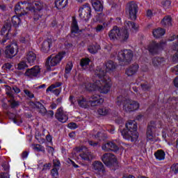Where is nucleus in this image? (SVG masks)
<instances>
[{"instance_id":"obj_2","label":"nucleus","mask_w":178,"mask_h":178,"mask_svg":"<svg viewBox=\"0 0 178 178\" xmlns=\"http://www.w3.org/2000/svg\"><path fill=\"white\" fill-rule=\"evenodd\" d=\"M96 76L99 79V83H97V89L101 94H108L112 87V80L108 75H105V71L100 67L97 68L95 72Z\"/></svg>"},{"instance_id":"obj_55","label":"nucleus","mask_w":178,"mask_h":178,"mask_svg":"<svg viewBox=\"0 0 178 178\" xmlns=\"http://www.w3.org/2000/svg\"><path fill=\"white\" fill-rule=\"evenodd\" d=\"M115 122L116 124H123V123H124V120H123L122 117H118L115 119Z\"/></svg>"},{"instance_id":"obj_42","label":"nucleus","mask_w":178,"mask_h":178,"mask_svg":"<svg viewBox=\"0 0 178 178\" xmlns=\"http://www.w3.org/2000/svg\"><path fill=\"white\" fill-rule=\"evenodd\" d=\"M109 23L104 22L102 25L98 24L96 27V33H101V31H104L106 27H108Z\"/></svg>"},{"instance_id":"obj_31","label":"nucleus","mask_w":178,"mask_h":178,"mask_svg":"<svg viewBox=\"0 0 178 178\" xmlns=\"http://www.w3.org/2000/svg\"><path fill=\"white\" fill-rule=\"evenodd\" d=\"M33 105L35 106V108H37V109H40L39 112L40 113H41L42 116H45V115H47V113L48 112V111L47 110L45 106H44V104H42L41 102H35L33 103Z\"/></svg>"},{"instance_id":"obj_36","label":"nucleus","mask_w":178,"mask_h":178,"mask_svg":"<svg viewBox=\"0 0 178 178\" xmlns=\"http://www.w3.org/2000/svg\"><path fill=\"white\" fill-rule=\"evenodd\" d=\"M99 49H101V46L97 43L90 45L88 48V51L90 52V54L93 55L97 54Z\"/></svg>"},{"instance_id":"obj_28","label":"nucleus","mask_w":178,"mask_h":178,"mask_svg":"<svg viewBox=\"0 0 178 178\" xmlns=\"http://www.w3.org/2000/svg\"><path fill=\"white\" fill-rule=\"evenodd\" d=\"M54 3L56 9L61 10V9L66 8L67 5L69 3V0H55Z\"/></svg>"},{"instance_id":"obj_19","label":"nucleus","mask_w":178,"mask_h":178,"mask_svg":"<svg viewBox=\"0 0 178 178\" xmlns=\"http://www.w3.org/2000/svg\"><path fill=\"white\" fill-rule=\"evenodd\" d=\"M101 83V81L97 80L95 83H90L88 81L83 82V87H84L86 91L92 92L98 90V84Z\"/></svg>"},{"instance_id":"obj_51","label":"nucleus","mask_w":178,"mask_h":178,"mask_svg":"<svg viewBox=\"0 0 178 178\" xmlns=\"http://www.w3.org/2000/svg\"><path fill=\"white\" fill-rule=\"evenodd\" d=\"M51 166H52V163H44L43 165L42 172H47V170H49V169H51Z\"/></svg>"},{"instance_id":"obj_17","label":"nucleus","mask_w":178,"mask_h":178,"mask_svg":"<svg viewBox=\"0 0 178 178\" xmlns=\"http://www.w3.org/2000/svg\"><path fill=\"white\" fill-rule=\"evenodd\" d=\"M55 118L61 123H66L69 120L67 114L63 111V108L60 107L57 109V112L55 114Z\"/></svg>"},{"instance_id":"obj_48","label":"nucleus","mask_w":178,"mask_h":178,"mask_svg":"<svg viewBox=\"0 0 178 178\" xmlns=\"http://www.w3.org/2000/svg\"><path fill=\"white\" fill-rule=\"evenodd\" d=\"M86 102H87V99L84 97H82L81 99L78 100V105L81 108H87V104Z\"/></svg>"},{"instance_id":"obj_29","label":"nucleus","mask_w":178,"mask_h":178,"mask_svg":"<svg viewBox=\"0 0 178 178\" xmlns=\"http://www.w3.org/2000/svg\"><path fill=\"white\" fill-rule=\"evenodd\" d=\"M26 60L29 65H34V63H35V60H37V54L33 51H29L26 54Z\"/></svg>"},{"instance_id":"obj_14","label":"nucleus","mask_w":178,"mask_h":178,"mask_svg":"<svg viewBox=\"0 0 178 178\" xmlns=\"http://www.w3.org/2000/svg\"><path fill=\"white\" fill-rule=\"evenodd\" d=\"M155 129H161V124L156 121H151L146 131V137L149 141L154 140V130Z\"/></svg>"},{"instance_id":"obj_10","label":"nucleus","mask_w":178,"mask_h":178,"mask_svg":"<svg viewBox=\"0 0 178 178\" xmlns=\"http://www.w3.org/2000/svg\"><path fill=\"white\" fill-rule=\"evenodd\" d=\"M163 45L165 42H158L155 40H152L147 45V51L150 55H159L161 51H163Z\"/></svg>"},{"instance_id":"obj_9","label":"nucleus","mask_w":178,"mask_h":178,"mask_svg":"<svg viewBox=\"0 0 178 178\" xmlns=\"http://www.w3.org/2000/svg\"><path fill=\"white\" fill-rule=\"evenodd\" d=\"M65 55H66V51H61L58 54H52L48 57L46 61V66H47L48 70H51V67H54L57 66V65H59L62 61V59L65 58Z\"/></svg>"},{"instance_id":"obj_30","label":"nucleus","mask_w":178,"mask_h":178,"mask_svg":"<svg viewBox=\"0 0 178 178\" xmlns=\"http://www.w3.org/2000/svg\"><path fill=\"white\" fill-rule=\"evenodd\" d=\"M92 166H93V170H95V172H105L104 164L101 161H95L92 163Z\"/></svg>"},{"instance_id":"obj_34","label":"nucleus","mask_w":178,"mask_h":178,"mask_svg":"<svg viewBox=\"0 0 178 178\" xmlns=\"http://www.w3.org/2000/svg\"><path fill=\"white\" fill-rule=\"evenodd\" d=\"M161 24L164 27H171L172 26V17L170 15L165 16L161 20Z\"/></svg>"},{"instance_id":"obj_40","label":"nucleus","mask_w":178,"mask_h":178,"mask_svg":"<svg viewBox=\"0 0 178 178\" xmlns=\"http://www.w3.org/2000/svg\"><path fill=\"white\" fill-rule=\"evenodd\" d=\"M161 6L167 10V9H170L172 8V1L170 0H162Z\"/></svg>"},{"instance_id":"obj_53","label":"nucleus","mask_w":178,"mask_h":178,"mask_svg":"<svg viewBox=\"0 0 178 178\" xmlns=\"http://www.w3.org/2000/svg\"><path fill=\"white\" fill-rule=\"evenodd\" d=\"M171 170L174 172L175 175L178 173V163H175L171 166Z\"/></svg>"},{"instance_id":"obj_43","label":"nucleus","mask_w":178,"mask_h":178,"mask_svg":"<svg viewBox=\"0 0 178 178\" xmlns=\"http://www.w3.org/2000/svg\"><path fill=\"white\" fill-rule=\"evenodd\" d=\"M72 69H73V63L69 62L68 63H67L65 66V73H66V74H70Z\"/></svg>"},{"instance_id":"obj_57","label":"nucleus","mask_w":178,"mask_h":178,"mask_svg":"<svg viewBox=\"0 0 178 178\" xmlns=\"http://www.w3.org/2000/svg\"><path fill=\"white\" fill-rule=\"evenodd\" d=\"M24 94H26V95H27V97H29V98H34V94L31 93V92H30V90H24Z\"/></svg>"},{"instance_id":"obj_54","label":"nucleus","mask_w":178,"mask_h":178,"mask_svg":"<svg viewBox=\"0 0 178 178\" xmlns=\"http://www.w3.org/2000/svg\"><path fill=\"white\" fill-rule=\"evenodd\" d=\"M42 148H44L42 147V145H35L34 147H33V149H35V151H37L38 152H42Z\"/></svg>"},{"instance_id":"obj_25","label":"nucleus","mask_w":178,"mask_h":178,"mask_svg":"<svg viewBox=\"0 0 178 178\" xmlns=\"http://www.w3.org/2000/svg\"><path fill=\"white\" fill-rule=\"evenodd\" d=\"M80 33V28L79 27V24L76 18L72 19V23L71 25V35L70 37L74 38V34H79Z\"/></svg>"},{"instance_id":"obj_39","label":"nucleus","mask_w":178,"mask_h":178,"mask_svg":"<svg viewBox=\"0 0 178 178\" xmlns=\"http://www.w3.org/2000/svg\"><path fill=\"white\" fill-rule=\"evenodd\" d=\"M97 113L100 116H106L109 113V108L106 107H100L97 109Z\"/></svg>"},{"instance_id":"obj_20","label":"nucleus","mask_w":178,"mask_h":178,"mask_svg":"<svg viewBox=\"0 0 178 178\" xmlns=\"http://www.w3.org/2000/svg\"><path fill=\"white\" fill-rule=\"evenodd\" d=\"M104 99L99 95H93L89 100V104L91 106H98L104 104Z\"/></svg>"},{"instance_id":"obj_41","label":"nucleus","mask_w":178,"mask_h":178,"mask_svg":"<svg viewBox=\"0 0 178 178\" xmlns=\"http://www.w3.org/2000/svg\"><path fill=\"white\" fill-rule=\"evenodd\" d=\"M90 62H91V60L88 58H81L80 60L81 67H86V66H88L90 65Z\"/></svg>"},{"instance_id":"obj_5","label":"nucleus","mask_w":178,"mask_h":178,"mask_svg":"<svg viewBox=\"0 0 178 178\" xmlns=\"http://www.w3.org/2000/svg\"><path fill=\"white\" fill-rule=\"evenodd\" d=\"M26 3H27L26 1H20L18 2L15 6V12L17 15L13 16L11 19L12 24L15 29H17L20 23H22V19H20V17H22V16H24V15H27V13L24 10L26 9L24 7Z\"/></svg>"},{"instance_id":"obj_24","label":"nucleus","mask_w":178,"mask_h":178,"mask_svg":"<svg viewBox=\"0 0 178 178\" xmlns=\"http://www.w3.org/2000/svg\"><path fill=\"white\" fill-rule=\"evenodd\" d=\"M138 64H132L125 70V74L129 77H131V76H134L136 73L138 71Z\"/></svg>"},{"instance_id":"obj_45","label":"nucleus","mask_w":178,"mask_h":178,"mask_svg":"<svg viewBox=\"0 0 178 178\" xmlns=\"http://www.w3.org/2000/svg\"><path fill=\"white\" fill-rule=\"evenodd\" d=\"M51 175L53 178H58V176H59V168H53L51 170Z\"/></svg>"},{"instance_id":"obj_8","label":"nucleus","mask_w":178,"mask_h":178,"mask_svg":"<svg viewBox=\"0 0 178 178\" xmlns=\"http://www.w3.org/2000/svg\"><path fill=\"white\" fill-rule=\"evenodd\" d=\"M12 24L6 22L0 31V44L3 45L6 41H9L13 37Z\"/></svg>"},{"instance_id":"obj_59","label":"nucleus","mask_w":178,"mask_h":178,"mask_svg":"<svg viewBox=\"0 0 178 178\" xmlns=\"http://www.w3.org/2000/svg\"><path fill=\"white\" fill-rule=\"evenodd\" d=\"M29 156V152L24 151L22 152V159H26Z\"/></svg>"},{"instance_id":"obj_26","label":"nucleus","mask_w":178,"mask_h":178,"mask_svg":"<svg viewBox=\"0 0 178 178\" xmlns=\"http://www.w3.org/2000/svg\"><path fill=\"white\" fill-rule=\"evenodd\" d=\"M91 4L95 12H102L104 10V4L101 0H91Z\"/></svg>"},{"instance_id":"obj_47","label":"nucleus","mask_w":178,"mask_h":178,"mask_svg":"<svg viewBox=\"0 0 178 178\" xmlns=\"http://www.w3.org/2000/svg\"><path fill=\"white\" fill-rule=\"evenodd\" d=\"M8 102L10 103L11 109H15V108H17V106H19L20 105L19 101H16L15 99L8 100Z\"/></svg>"},{"instance_id":"obj_33","label":"nucleus","mask_w":178,"mask_h":178,"mask_svg":"<svg viewBox=\"0 0 178 178\" xmlns=\"http://www.w3.org/2000/svg\"><path fill=\"white\" fill-rule=\"evenodd\" d=\"M154 156L156 161H165V156H166V153L163 149H158L154 153Z\"/></svg>"},{"instance_id":"obj_12","label":"nucleus","mask_w":178,"mask_h":178,"mask_svg":"<svg viewBox=\"0 0 178 178\" xmlns=\"http://www.w3.org/2000/svg\"><path fill=\"white\" fill-rule=\"evenodd\" d=\"M101 159L108 168H112V166L118 165V159L113 154L105 153L102 156Z\"/></svg>"},{"instance_id":"obj_6","label":"nucleus","mask_w":178,"mask_h":178,"mask_svg":"<svg viewBox=\"0 0 178 178\" xmlns=\"http://www.w3.org/2000/svg\"><path fill=\"white\" fill-rule=\"evenodd\" d=\"M116 104L118 106H122V105H123L126 112H136V111H138L140 108V103H138V102H127V99L122 95L117 97Z\"/></svg>"},{"instance_id":"obj_4","label":"nucleus","mask_w":178,"mask_h":178,"mask_svg":"<svg viewBox=\"0 0 178 178\" xmlns=\"http://www.w3.org/2000/svg\"><path fill=\"white\" fill-rule=\"evenodd\" d=\"M29 10L33 15L34 22H38L44 16L47 9L45 8V3L36 1L32 3L29 7Z\"/></svg>"},{"instance_id":"obj_46","label":"nucleus","mask_w":178,"mask_h":178,"mask_svg":"<svg viewBox=\"0 0 178 178\" xmlns=\"http://www.w3.org/2000/svg\"><path fill=\"white\" fill-rule=\"evenodd\" d=\"M29 67V65H27V63L26 61H21L17 65V69L18 70H24V69Z\"/></svg>"},{"instance_id":"obj_58","label":"nucleus","mask_w":178,"mask_h":178,"mask_svg":"<svg viewBox=\"0 0 178 178\" xmlns=\"http://www.w3.org/2000/svg\"><path fill=\"white\" fill-rule=\"evenodd\" d=\"M0 178H10V175L8 172H0Z\"/></svg>"},{"instance_id":"obj_7","label":"nucleus","mask_w":178,"mask_h":178,"mask_svg":"<svg viewBox=\"0 0 178 178\" xmlns=\"http://www.w3.org/2000/svg\"><path fill=\"white\" fill-rule=\"evenodd\" d=\"M134 54L130 49H123L118 52L117 59L120 66H127L131 63Z\"/></svg>"},{"instance_id":"obj_27","label":"nucleus","mask_w":178,"mask_h":178,"mask_svg":"<svg viewBox=\"0 0 178 178\" xmlns=\"http://www.w3.org/2000/svg\"><path fill=\"white\" fill-rule=\"evenodd\" d=\"M8 92H6V94L10 97L11 98H15V95H13V92L15 94H19L20 92V88L19 87L14 86L13 87L8 86L7 87Z\"/></svg>"},{"instance_id":"obj_22","label":"nucleus","mask_w":178,"mask_h":178,"mask_svg":"<svg viewBox=\"0 0 178 178\" xmlns=\"http://www.w3.org/2000/svg\"><path fill=\"white\" fill-rule=\"evenodd\" d=\"M166 60L163 57L156 56L152 59V64L154 67L159 69V67H162L165 63Z\"/></svg>"},{"instance_id":"obj_62","label":"nucleus","mask_w":178,"mask_h":178,"mask_svg":"<svg viewBox=\"0 0 178 178\" xmlns=\"http://www.w3.org/2000/svg\"><path fill=\"white\" fill-rule=\"evenodd\" d=\"M146 16L147 17H152L153 16V13H152V10H147V13H146Z\"/></svg>"},{"instance_id":"obj_37","label":"nucleus","mask_w":178,"mask_h":178,"mask_svg":"<svg viewBox=\"0 0 178 178\" xmlns=\"http://www.w3.org/2000/svg\"><path fill=\"white\" fill-rule=\"evenodd\" d=\"M177 42L175 43L173 49L175 51H177V52L173 55L172 56V62L174 63H177L178 62V35L177 36Z\"/></svg>"},{"instance_id":"obj_13","label":"nucleus","mask_w":178,"mask_h":178,"mask_svg":"<svg viewBox=\"0 0 178 178\" xmlns=\"http://www.w3.org/2000/svg\"><path fill=\"white\" fill-rule=\"evenodd\" d=\"M127 8L131 20L137 19V13H138V5L135 1H129L127 4Z\"/></svg>"},{"instance_id":"obj_21","label":"nucleus","mask_w":178,"mask_h":178,"mask_svg":"<svg viewBox=\"0 0 178 178\" xmlns=\"http://www.w3.org/2000/svg\"><path fill=\"white\" fill-rule=\"evenodd\" d=\"M116 66H118V65H116V63H115V62H113V60H110L106 63V70H105V69H104L101 67H97L96 69L95 73H97L98 72V67H99L100 69H102V70L104 71L105 76H106V73H108L109 72H113V70H115V69H116Z\"/></svg>"},{"instance_id":"obj_11","label":"nucleus","mask_w":178,"mask_h":178,"mask_svg":"<svg viewBox=\"0 0 178 178\" xmlns=\"http://www.w3.org/2000/svg\"><path fill=\"white\" fill-rule=\"evenodd\" d=\"M17 52H19V46L16 42H14L6 47L4 55L7 59H12L17 55Z\"/></svg>"},{"instance_id":"obj_49","label":"nucleus","mask_w":178,"mask_h":178,"mask_svg":"<svg viewBox=\"0 0 178 178\" xmlns=\"http://www.w3.org/2000/svg\"><path fill=\"white\" fill-rule=\"evenodd\" d=\"M140 87L143 91H149L151 90V84L149 83H141Z\"/></svg>"},{"instance_id":"obj_38","label":"nucleus","mask_w":178,"mask_h":178,"mask_svg":"<svg viewBox=\"0 0 178 178\" xmlns=\"http://www.w3.org/2000/svg\"><path fill=\"white\" fill-rule=\"evenodd\" d=\"M95 138L99 140V141H105V140L108 138V136L104 133L99 131L95 135Z\"/></svg>"},{"instance_id":"obj_32","label":"nucleus","mask_w":178,"mask_h":178,"mask_svg":"<svg viewBox=\"0 0 178 178\" xmlns=\"http://www.w3.org/2000/svg\"><path fill=\"white\" fill-rule=\"evenodd\" d=\"M166 31L162 28H158L152 31L154 38H161L163 35H165Z\"/></svg>"},{"instance_id":"obj_35","label":"nucleus","mask_w":178,"mask_h":178,"mask_svg":"<svg viewBox=\"0 0 178 178\" xmlns=\"http://www.w3.org/2000/svg\"><path fill=\"white\" fill-rule=\"evenodd\" d=\"M122 29H125L126 30H127L128 33H129V30H137V26H136V23H134V22L125 21L124 26Z\"/></svg>"},{"instance_id":"obj_23","label":"nucleus","mask_w":178,"mask_h":178,"mask_svg":"<svg viewBox=\"0 0 178 178\" xmlns=\"http://www.w3.org/2000/svg\"><path fill=\"white\" fill-rule=\"evenodd\" d=\"M51 47H52V39L47 38V40H44L42 44V52H44V54H48L51 49Z\"/></svg>"},{"instance_id":"obj_52","label":"nucleus","mask_w":178,"mask_h":178,"mask_svg":"<svg viewBox=\"0 0 178 178\" xmlns=\"http://www.w3.org/2000/svg\"><path fill=\"white\" fill-rule=\"evenodd\" d=\"M53 168H60V161L59 159L53 160Z\"/></svg>"},{"instance_id":"obj_16","label":"nucleus","mask_w":178,"mask_h":178,"mask_svg":"<svg viewBox=\"0 0 178 178\" xmlns=\"http://www.w3.org/2000/svg\"><path fill=\"white\" fill-rule=\"evenodd\" d=\"M40 73H41V68H40L38 65H35L31 68L26 69L24 75L26 77H29V79H34L38 77Z\"/></svg>"},{"instance_id":"obj_60","label":"nucleus","mask_w":178,"mask_h":178,"mask_svg":"<svg viewBox=\"0 0 178 178\" xmlns=\"http://www.w3.org/2000/svg\"><path fill=\"white\" fill-rule=\"evenodd\" d=\"M46 140L48 143H52V136L51 134H48L46 136Z\"/></svg>"},{"instance_id":"obj_63","label":"nucleus","mask_w":178,"mask_h":178,"mask_svg":"<svg viewBox=\"0 0 178 178\" xmlns=\"http://www.w3.org/2000/svg\"><path fill=\"white\" fill-rule=\"evenodd\" d=\"M122 178H136V177L133 175H123Z\"/></svg>"},{"instance_id":"obj_61","label":"nucleus","mask_w":178,"mask_h":178,"mask_svg":"<svg viewBox=\"0 0 178 178\" xmlns=\"http://www.w3.org/2000/svg\"><path fill=\"white\" fill-rule=\"evenodd\" d=\"M54 88H55V85L52 84L47 88L46 91H47V92H49V91L51 92Z\"/></svg>"},{"instance_id":"obj_1","label":"nucleus","mask_w":178,"mask_h":178,"mask_svg":"<svg viewBox=\"0 0 178 178\" xmlns=\"http://www.w3.org/2000/svg\"><path fill=\"white\" fill-rule=\"evenodd\" d=\"M126 129H120V131L125 140L136 143L138 140V131H137L138 126L137 122L134 120H129L125 124Z\"/></svg>"},{"instance_id":"obj_18","label":"nucleus","mask_w":178,"mask_h":178,"mask_svg":"<svg viewBox=\"0 0 178 178\" xmlns=\"http://www.w3.org/2000/svg\"><path fill=\"white\" fill-rule=\"evenodd\" d=\"M103 151H113V152H118L119 151V146L113 141L107 142L102 146Z\"/></svg>"},{"instance_id":"obj_44","label":"nucleus","mask_w":178,"mask_h":178,"mask_svg":"<svg viewBox=\"0 0 178 178\" xmlns=\"http://www.w3.org/2000/svg\"><path fill=\"white\" fill-rule=\"evenodd\" d=\"M79 156L83 161H90L91 159V154H90V153H81Z\"/></svg>"},{"instance_id":"obj_56","label":"nucleus","mask_w":178,"mask_h":178,"mask_svg":"<svg viewBox=\"0 0 178 178\" xmlns=\"http://www.w3.org/2000/svg\"><path fill=\"white\" fill-rule=\"evenodd\" d=\"M1 166L5 172H9V164L8 163H3Z\"/></svg>"},{"instance_id":"obj_3","label":"nucleus","mask_w":178,"mask_h":178,"mask_svg":"<svg viewBox=\"0 0 178 178\" xmlns=\"http://www.w3.org/2000/svg\"><path fill=\"white\" fill-rule=\"evenodd\" d=\"M108 37L111 41L120 40L121 42H126L130 37V33L126 29H119L118 26H114L108 32Z\"/></svg>"},{"instance_id":"obj_64","label":"nucleus","mask_w":178,"mask_h":178,"mask_svg":"<svg viewBox=\"0 0 178 178\" xmlns=\"http://www.w3.org/2000/svg\"><path fill=\"white\" fill-rule=\"evenodd\" d=\"M174 86L175 87H176L177 88H178V77H176L174 79Z\"/></svg>"},{"instance_id":"obj_15","label":"nucleus","mask_w":178,"mask_h":178,"mask_svg":"<svg viewBox=\"0 0 178 178\" xmlns=\"http://www.w3.org/2000/svg\"><path fill=\"white\" fill-rule=\"evenodd\" d=\"M81 13H79V17L81 19H83L85 22H88L90 19H91V7L90 6V4L86 3L84 4L81 8H80Z\"/></svg>"},{"instance_id":"obj_50","label":"nucleus","mask_w":178,"mask_h":178,"mask_svg":"<svg viewBox=\"0 0 178 178\" xmlns=\"http://www.w3.org/2000/svg\"><path fill=\"white\" fill-rule=\"evenodd\" d=\"M68 129H70V130H76V129L79 128V126L76 122H70L67 124Z\"/></svg>"}]
</instances>
